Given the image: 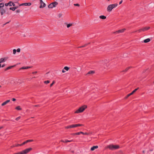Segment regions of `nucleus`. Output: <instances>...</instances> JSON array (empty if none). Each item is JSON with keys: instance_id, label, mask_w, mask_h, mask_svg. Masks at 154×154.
<instances>
[{"instance_id": "63", "label": "nucleus", "mask_w": 154, "mask_h": 154, "mask_svg": "<svg viewBox=\"0 0 154 154\" xmlns=\"http://www.w3.org/2000/svg\"><path fill=\"white\" fill-rule=\"evenodd\" d=\"M31 118H34V117H31Z\"/></svg>"}, {"instance_id": "16", "label": "nucleus", "mask_w": 154, "mask_h": 154, "mask_svg": "<svg viewBox=\"0 0 154 154\" xmlns=\"http://www.w3.org/2000/svg\"><path fill=\"white\" fill-rule=\"evenodd\" d=\"M90 42H89V43H88L85 44L84 45H83V46H82L78 47V48H83V47H85L86 46H87V45H88L89 44H90Z\"/></svg>"}, {"instance_id": "49", "label": "nucleus", "mask_w": 154, "mask_h": 154, "mask_svg": "<svg viewBox=\"0 0 154 154\" xmlns=\"http://www.w3.org/2000/svg\"><path fill=\"white\" fill-rule=\"evenodd\" d=\"M37 73V71H35V72H32V73L33 74H34L36 73Z\"/></svg>"}, {"instance_id": "61", "label": "nucleus", "mask_w": 154, "mask_h": 154, "mask_svg": "<svg viewBox=\"0 0 154 154\" xmlns=\"http://www.w3.org/2000/svg\"><path fill=\"white\" fill-rule=\"evenodd\" d=\"M146 70H144V71H143V72H146Z\"/></svg>"}, {"instance_id": "35", "label": "nucleus", "mask_w": 154, "mask_h": 154, "mask_svg": "<svg viewBox=\"0 0 154 154\" xmlns=\"http://www.w3.org/2000/svg\"><path fill=\"white\" fill-rule=\"evenodd\" d=\"M16 51H16V49H14L13 50V54H15L16 53Z\"/></svg>"}, {"instance_id": "31", "label": "nucleus", "mask_w": 154, "mask_h": 154, "mask_svg": "<svg viewBox=\"0 0 154 154\" xmlns=\"http://www.w3.org/2000/svg\"><path fill=\"white\" fill-rule=\"evenodd\" d=\"M11 3L13 6H14V7H16L15 4L14 3H13L11 1H10V6H11Z\"/></svg>"}, {"instance_id": "18", "label": "nucleus", "mask_w": 154, "mask_h": 154, "mask_svg": "<svg viewBox=\"0 0 154 154\" xmlns=\"http://www.w3.org/2000/svg\"><path fill=\"white\" fill-rule=\"evenodd\" d=\"M99 18L100 19L104 20L106 18V17L104 15H101L100 16Z\"/></svg>"}, {"instance_id": "13", "label": "nucleus", "mask_w": 154, "mask_h": 154, "mask_svg": "<svg viewBox=\"0 0 154 154\" xmlns=\"http://www.w3.org/2000/svg\"><path fill=\"white\" fill-rule=\"evenodd\" d=\"M95 73V71L91 70L88 72L87 73V75H90V74H93Z\"/></svg>"}, {"instance_id": "41", "label": "nucleus", "mask_w": 154, "mask_h": 154, "mask_svg": "<svg viewBox=\"0 0 154 154\" xmlns=\"http://www.w3.org/2000/svg\"><path fill=\"white\" fill-rule=\"evenodd\" d=\"M16 51L18 52H20V49L19 48H18L16 50Z\"/></svg>"}, {"instance_id": "21", "label": "nucleus", "mask_w": 154, "mask_h": 154, "mask_svg": "<svg viewBox=\"0 0 154 154\" xmlns=\"http://www.w3.org/2000/svg\"><path fill=\"white\" fill-rule=\"evenodd\" d=\"M51 3L54 7H55L56 5L58 4V2H52Z\"/></svg>"}, {"instance_id": "51", "label": "nucleus", "mask_w": 154, "mask_h": 154, "mask_svg": "<svg viewBox=\"0 0 154 154\" xmlns=\"http://www.w3.org/2000/svg\"><path fill=\"white\" fill-rule=\"evenodd\" d=\"M15 66V65L13 66H10V69L12 68V67H14V66Z\"/></svg>"}, {"instance_id": "34", "label": "nucleus", "mask_w": 154, "mask_h": 154, "mask_svg": "<svg viewBox=\"0 0 154 154\" xmlns=\"http://www.w3.org/2000/svg\"><path fill=\"white\" fill-rule=\"evenodd\" d=\"M49 82H50V81L49 80L45 81L44 82V83L46 84H48L49 83Z\"/></svg>"}, {"instance_id": "4", "label": "nucleus", "mask_w": 154, "mask_h": 154, "mask_svg": "<svg viewBox=\"0 0 154 154\" xmlns=\"http://www.w3.org/2000/svg\"><path fill=\"white\" fill-rule=\"evenodd\" d=\"M150 27H143L141 29L138 30V32H145L147 30H148L150 29Z\"/></svg>"}, {"instance_id": "43", "label": "nucleus", "mask_w": 154, "mask_h": 154, "mask_svg": "<svg viewBox=\"0 0 154 154\" xmlns=\"http://www.w3.org/2000/svg\"><path fill=\"white\" fill-rule=\"evenodd\" d=\"M21 118V117L20 116H19L18 117H17V118L16 119V120L17 121H18V120L20 119Z\"/></svg>"}, {"instance_id": "30", "label": "nucleus", "mask_w": 154, "mask_h": 154, "mask_svg": "<svg viewBox=\"0 0 154 154\" xmlns=\"http://www.w3.org/2000/svg\"><path fill=\"white\" fill-rule=\"evenodd\" d=\"M133 94H132L131 93L127 94L126 97H125V98H127L128 97H129L130 96L132 95Z\"/></svg>"}, {"instance_id": "1", "label": "nucleus", "mask_w": 154, "mask_h": 154, "mask_svg": "<svg viewBox=\"0 0 154 154\" xmlns=\"http://www.w3.org/2000/svg\"><path fill=\"white\" fill-rule=\"evenodd\" d=\"M87 108V106L85 105H84L80 107L78 109L76 110L75 112V113H78L82 112Z\"/></svg>"}, {"instance_id": "23", "label": "nucleus", "mask_w": 154, "mask_h": 154, "mask_svg": "<svg viewBox=\"0 0 154 154\" xmlns=\"http://www.w3.org/2000/svg\"><path fill=\"white\" fill-rule=\"evenodd\" d=\"M53 7H54V6L53 5L52 3L50 4L48 6V8H52Z\"/></svg>"}, {"instance_id": "26", "label": "nucleus", "mask_w": 154, "mask_h": 154, "mask_svg": "<svg viewBox=\"0 0 154 154\" xmlns=\"http://www.w3.org/2000/svg\"><path fill=\"white\" fill-rule=\"evenodd\" d=\"M139 88H136L134 90H133L131 93H132V94H134V93L137 90H138V89Z\"/></svg>"}, {"instance_id": "45", "label": "nucleus", "mask_w": 154, "mask_h": 154, "mask_svg": "<svg viewBox=\"0 0 154 154\" xmlns=\"http://www.w3.org/2000/svg\"><path fill=\"white\" fill-rule=\"evenodd\" d=\"M9 69H10V66H8V67H7V68H6L5 69V71H6V70H7Z\"/></svg>"}, {"instance_id": "25", "label": "nucleus", "mask_w": 154, "mask_h": 154, "mask_svg": "<svg viewBox=\"0 0 154 154\" xmlns=\"http://www.w3.org/2000/svg\"><path fill=\"white\" fill-rule=\"evenodd\" d=\"M71 125H69L65 127V128L66 129H68L69 128H72Z\"/></svg>"}, {"instance_id": "27", "label": "nucleus", "mask_w": 154, "mask_h": 154, "mask_svg": "<svg viewBox=\"0 0 154 154\" xmlns=\"http://www.w3.org/2000/svg\"><path fill=\"white\" fill-rule=\"evenodd\" d=\"M111 5L112 6V7L113 8H114L117 7V6L118 5V4L116 3H115L113 4H112Z\"/></svg>"}, {"instance_id": "56", "label": "nucleus", "mask_w": 154, "mask_h": 154, "mask_svg": "<svg viewBox=\"0 0 154 154\" xmlns=\"http://www.w3.org/2000/svg\"><path fill=\"white\" fill-rule=\"evenodd\" d=\"M137 31L138 32V30L135 31H134L133 32V33L136 32H137Z\"/></svg>"}, {"instance_id": "32", "label": "nucleus", "mask_w": 154, "mask_h": 154, "mask_svg": "<svg viewBox=\"0 0 154 154\" xmlns=\"http://www.w3.org/2000/svg\"><path fill=\"white\" fill-rule=\"evenodd\" d=\"M22 10L17 9L16 10V12L17 13H19V12L22 11Z\"/></svg>"}, {"instance_id": "33", "label": "nucleus", "mask_w": 154, "mask_h": 154, "mask_svg": "<svg viewBox=\"0 0 154 154\" xmlns=\"http://www.w3.org/2000/svg\"><path fill=\"white\" fill-rule=\"evenodd\" d=\"M4 5V3H0V8L3 7Z\"/></svg>"}, {"instance_id": "9", "label": "nucleus", "mask_w": 154, "mask_h": 154, "mask_svg": "<svg viewBox=\"0 0 154 154\" xmlns=\"http://www.w3.org/2000/svg\"><path fill=\"white\" fill-rule=\"evenodd\" d=\"M83 125L81 124H73V125H72V128H74L75 127H80L83 126Z\"/></svg>"}, {"instance_id": "46", "label": "nucleus", "mask_w": 154, "mask_h": 154, "mask_svg": "<svg viewBox=\"0 0 154 154\" xmlns=\"http://www.w3.org/2000/svg\"><path fill=\"white\" fill-rule=\"evenodd\" d=\"M33 106L34 107H39L40 106V105H34Z\"/></svg>"}, {"instance_id": "52", "label": "nucleus", "mask_w": 154, "mask_h": 154, "mask_svg": "<svg viewBox=\"0 0 154 154\" xmlns=\"http://www.w3.org/2000/svg\"><path fill=\"white\" fill-rule=\"evenodd\" d=\"M122 1L121 0L120 2L119 3V4L120 5L121 4H122Z\"/></svg>"}, {"instance_id": "40", "label": "nucleus", "mask_w": 154, "mask_h": 154, "mask_svg": "<svg viewBox=\"0 0 154 154\" xmlns=\"http://www.w3.org/2000/svg\"><path fill=\"white\" fill-rule=\"evenodd\" d=\"M6 6H7L8 5H10V2H9L8 3H6L5 4Z\"/></svg>"}, {"instance_id": "2", "label": "nucleus", "mask_w": 154, "mask_h": 154, "mask_svg": "<svg viewBox=\"0 0 154 154\" xmlns=\"http://www.w3.org/2000/svg\"><path fill=\"white\" fill-rule=\"evenodd\" d=\"M32 149L31 148H29L26 149L21 152L15 153L14 154H26L31 150Z\"/></svg>"}, {"instance_id": "60", "label": "nucleus", "mask_w": 154, "mask_h": 154, "mask_svg": "<svg viewBox=\"0 0 154 154\" xmlns=\"http://www.w3.org/2000/svg\"><path fill=\"white\" fill-rule=\"evenodd\" d=\"M2 127H0V129H2Z\"/></svg>"}, {"instance_id": "15", "label": "nucleus", "mask_w": 154, "mask_h": 154, "mask_svg": "<svg viewBox=\"0 0 154 154\" xmlns=\"http://www.w3.org/2000/svg\"><path fill=\"white\" fill-rule=\"evenodd\" d=\"M98 148V146H93L92 147H91V151H93L95 149H97Z\"/></svg>"}, {"instance_id": "55", "label": "nucleus", "mask_w": 154, "mask_h": 154, "mask_svg": "<svg viewBox=\"0 0 154 154\" xmlns=\"http://www.w3.org/2000/svg\"><path fill=\"white\" fill-rule=\"evenodd\" d=\"M5 64H3V65H2V67H4L5 66Z\"/></svg>"}, {"instance_id": "36", "label": "nucleus", "mask_w": 154, "mask_h": 154, "mask_svg": "<svg viewBox=\"0 0 154 154\" xmlns=\"http://www.w3.org/2000/svg\"><path fill=\"white\" fill-rule=\"evenodd\" d=\"M54 83L55 81H53L52 82V83L50 84V87H51Z\"/></svg>"}, {"instance_id": "57", "label": "nucleus", "mask_w": 154, "mask_h": 154, "mask_svg": "<svg viewBox=\"0 0 154 154\" xmlns=\"http://www.w3.org/2000/svg\"><path fill=\"white\" fill-rule=\"evenodd\" d=\"M61 142H64V143H65V141H64V140H61Z\"/></svg>"}, {"instance_id": "42", "label": "nucleus", "mask_w": 154, "mask_h": 154, "mask_svg": "<svg viewBox=\"0 0 154 154\" xmlns=\"http://www.w3.org/2000/svg\"><path fill=\"white\" fill-rule=\"evenodd\" d=\"M75 134L76 135H79L81 134V133H80V132H78L75 133Z\"/></svg>"}, {"instance_id": "24", "label": "nucleus", "mask_w": 154, "mask_h": 154, "mask_svg": "<svg viewBox=\"0 0 154 154\" xmlns=\"http://www.w3.org/2000/svg\"><path fill=\"white\" fill-rule=\"evenodd\" d=\"M15 109L17 110H20L22 109L20 107V106H18L16 107L15 108Z\"/></svg>"}, {"instance_id": "47", "label": "nucleus", "mask_w": 154, "mask_h": 154, "mask_svg": "<svg viewBox=\"0 0 154 154\" xmlns=\"http://www.w3.org/2000/svg\"><path fill=\"white\" fill-rule=\"evenodd\" d=\"M16 100V99L15 98H12V100L13 101H15V100Z\"/></svg>"}, {"instance_id": "28", "label": "nucleus", "mask_w": 154, "mask_h": 154, "mask_svg": "<svg viewBox=\"0 0 154 154\" xmlns=\"http://www.w3.org/2000/svg\"><path fill=\"white\" fill-rule=\"evenodd\" d=\"M92 134V132H90L89 133H84V135H88Z\"/></svg>"}, {"instance_id": "14", "label": "nucleus", "mask_w": 154, "mask_h": 154, "mask_svg": "<svg viewBox=\"0 0 154 154\" xmlns=\"http://www.w3.org/2000/svg\"><path fill=\"white\" fill-rule=\"evenodd\" d=\"M131 68V66H129L128 67H127V68H126L124 70H123V71H122L121 72H127L128 70L130 68Z\"/></svg>"}, {"instance_id": "10", "label": "nucleus", "mask_w": 154, "mask_h": 154, "mask_svg": "<svg viewBox=\"0 0 154 154\" xmlns=\"http://www.w3.org/2000/svg\"><path fill=\"white\" fill-rule=\"evenodd\" d=\"M31 3H24L20 5V6H22V5H25V6H30L31 5Z\"/></svg>"}, {"instance_id": "54", "label": "nucleus", "mask_w": 154, "mask_h": 154, "mask_svg": "<svg viewBox=\"0 0 154 154\" xmlns=\"http://www.w3.org/2000/svg\"><path fill=\"white\" fill-rule=\"evenodd\" d=\"M65 72V71L64 70V69H63L62 70V72H63V73H64Z\"/></svg>"}, {"instance_id": "7", "label": "nucleus", "mask_w": 154, "mask_h": 154, "mask_svg": "<svg viewBox=\"0 0 154 154\" xmlns=\"http://www.w3.org/2000/svg\"><path fill=\"white\" fill-rule=\"evenodd\" d=\"M33 141V140H26V141H24L23 143H22L20 144V146H22L23 145L25 144L29 143L30 142H32Z\"/></svg>"}, {"instance_id": "38", "label": "nucleus", "mask_w": 154, "mask_h": 154, "mask_svg": "<svg viewBox=\"0 0 154 154\" xmlns=\"http://www.w3.org/2000/svg\"><path fill=\"white\" fill-rule=\"evenodd\" d=\"M3 58V59H4V62H5L6 60H7V59L8 58V57H5Z\"/></svg>"}, {"instance_id": "29", "label": "nucleus", "mask_w": 154, "mask_h": 154, "mask_svg": "<svg viewBox=\"0 0 154 154\" xmlns=\"http://www.w3.org/2000/svg\"><path fill=\"white\" fill-rule=\"evenodd\" d=\"M69 69V68L67 66H66L64 67V69H65V70H66L67 71H68Z\"/></svg>"}, {"instance_id": "20", "label": "nucleus", "mask_w": 154, "mask_h": 154, "mask_svg": "<svg viewBox=\"0 0 154 154\" xmlns=\"http://www.w3.org/2000/svg\"><path fill=\"white\" fill-rule=\"evenodd\" d=\"M5 9H3L2 8L1 9V13L2 15H3L4 13L5 12Z\"/></svg>"}, {"instance_id": "53", "label": "nucleus", "mask_w": 154, "mask_h": 154, "mask_svg": "<svg viewBox=\"0 0 154 154\" xmlns=\"http://www.w3.org/2000/svg\"><path fill=\"white\" fill-rule=\"evenodd\" d=\"M80 133L81 134H83V135H84V133L83 132H82V131H80Z\"/></svg>"}, {"instance_id": "64", "label": "nucleus", "mask_w": 154, "mask_h": 154, "mask_svg": "<svg viewBox=\"0 0 154 154\" xmlns=\"http://www.w3.org/2000/svg\"><path fill=\"white\" fill-rule=\"evenodd\" d=\"M1 85H0V88H1Z\"/></svg>"}, {"instance_id": "39", "label": "nucleus", "mask_w": 154, "mask_h": 154, "mask_svg": "<svg viewBox=\"0 0 154 154\" xmlns=\"http://www.w3.org/2000/svg\"><path fill=\"white\" fill-rule=\"evenodd\" d=\"M72 140H66L65 141V143H67V142H72Z\"/></svg>"}, {"instance_id": "5", "label": "nucleus", "mask_w": 154, "mask_h": 154, "mask_svg": "<svg viewBox=\"0 0 154 154\" xmlns=\"http://www.w3.org/2000/svg\"><path fill=\"white\" fill-rule=\"evenodd\" d=\"M125 30H126V29L124 28V29H121L119 30L116 32H114V33L116 34H117V33H122V32H124L125 31Z\"/></svg>"}, {"instance_id": "62", "label": "nucleus", "mask_w": 154, "mask_h": 154, "mask_svg": "<svg viewBox=\"0 0 154 154\" xmlns=\"http://www.w3.org/2000/svg\"><path fill=\"white\" fill-rule=\"evenodd\" d=\"M3 0H0V2L2 1Z\"/></svg>"}, {"instance_id": "50", "label": "nucleus", "mask_w": 154, "mask_h": 154, "mask_svg": "<svg viewBox=\"0 0 154 154\" xmlns=\"http://www.w3.org/2000/svg\"><path fill=\"white\" fill-rule=\"evenodd\" d=\"M20 144H17V145H16L15 146H21L20 145Z\"/></svg>"}, {"instance_id": "22", "label": "nucleus", "mask_w": 154, "mask_h": 154, "mask_svg": "<svg viewBox=\"0 0 154 154\" xmlns=\"http://www.w3.org/2000/svg\"><path fill=\"white\" fill-rule=\"evenodd\" d=\"M18 7V6H16L14 7L10 8V10H12L13 11H14Z\"/></svg>"}, {"instance_id": "44", "label": "nucleus", "mask_w": 154, "mask_h": 154, "mask_svg": "<svg viewBox=\"0 0 154 154\" xmlns=\"http://www.w3.org/2000/svg\"><path fill=\"white\" fill-rule=\"evenodd\" d=\"M62 15V14H60L58 15V17L59 18H60Z\"/></svg>"}, {"instance_id": "48", "label": "nucleus", "mask_w": 154, "mask_h": 154, "mask_svg": "<svg viewBox=\"0 0 154 154\" xmlns=\"http://www.w3.org/2000/svg\"><path fill=\"white\" fill-rule=\"evenodd\" d=\"M9 23V22H7L6 23H5V24H3V26H5V25L6 24H7V23Z\"/></svg>"}, {"instance_id": "3", "label": "nucleus", "mask_w": 154, "mask_h": 154, "mask_svg": "<svg viewBox=\"0 0 154 154\" xmlns=\"http://www.w3.org/2000/svg\"><path fill=\"white\" fill-rule=\"evenodd\" d=\"M107 147L112 150L118 149L119 146L118 145H110L108 146Z\"/></svg>"}, {"instance_id": "37", "label": "nucleus", "mask_w": 154, "mask_h": 154, "mask_svg": "<svg viewBox=\"0 0 154 154\" xmlns=\"http://www.w3.org/2000/svg\"><path fill=\"white\" fill-rule=\"evenodd\" d=\"M74 5L75 6H77L78 7H79L80 6V5L79 4H74Z\"/></svg>"}, {"instance_id": "6", "label": "nucleus", "mask_w": 154, "mask_h": 154, "mask_svg": "<svg viewBox=\"0 0 154 154\" xmlns=\"http://www.w3.org/2000/svg\"><path fill=\"white\" fill-rule=\"evenodd\" d=\"M113 9V7L111 5H109L107 8V11L110 12L112 11V10Z\"/></svg>"}, {"instance_id": "8", "label": "nucleus", "mask_w": 154, "mask_h": 154, "mask_svg": "<svg viewBox=\"0 0 154 154\" xmlns=\"http://www.w3.org/2000/svg\"><path fill=\"white\" fill-rule=\"evenodd\" d=\"M40 2L41 4V5H40L39 8H42L44 7L45 6V4L42 1V0H40Z\"/></svg>"}, {"instance_id": "12", "label": "nucleus", "mask_w": 154, "mask_h": 154, "mask_svg": "<svg viewBox=\"0 0 154 154\" xmlns=\"http://www.w3.org/2000/svg\"><path fill=\"white\" fill-rule=\"evenodd\" d=\"M10 102V100H7L3 102L2 104V106H4L7 103Z\"/></svg>"}, {"instance_id": "59", "label": "nucleus", "mask_w": 154, "mask_h": 154, "mask_svg": "<svg viewBox=\"0 0 154 154\" xmlns=\"http://www.w3.org/2000/svg\"><path fill=\"white\" fill-rule=\"evenodd\" d=\"M144 152H145L144 151V150H143V153H144Z\"/></svg>"}, {"instance_id": "17", "label": "nucleus", "mask_w": 154, "mask_h": 154, "mask_svg": "<svg viewBox=\"0 0 154 154\" xmlns=\"http://www.w3.org/2000/svg\"><path fill=\"white\" fill-rule=\"evenodd\" d=\"M64 24L66 25L67 28H69L72 25V23L67 24V23H64Z\"/></svg>"}, {"instance_id": "19", "label": "nucleus", "mask_w": 154, "mask_h": 154, "mask_svg": "<svg viewBox=\"0 0 154 154\" xmlns=\"http://www.w3.org/2000/svg\"><path fill=\"white\" fill-rule=\"evenodd\" d=\"M150 40L149 38H147L146 39H145L143 41V42H144V43H147V42H150Z\"/></svg>"}, {"instance_id": "11", "label": "nucleus", "mask_w": 154, "mask_h": 154, "mask_svg": "<svg viewBox=\"0 0 154 154\" xmlns=\"http://www.w3.org/2000/svg\"><path fill=\"white\" fill-rule=\"evenodd\" d=\"M31 67L30 66H26V67H25V66H23V67H22L21 68H20L19 69V70H20L21 69H29V68H31Z\"/></svg>"}, {"instance_id": "58", "label": "nucleus", "mask_w": 154, "mask_h": 154, "mask_svg": "<svg viewBox=\"0 0 154 154\" xmlns=\"http://www.w3.org/2000/svg\"><path fill=\"white\" fill-rule=\"evenodd\" d=\"M75 134V133L72 134V135H76Z\"/></svg>"}]
</instances>
